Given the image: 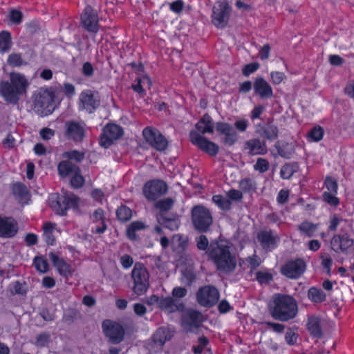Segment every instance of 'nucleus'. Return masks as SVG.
<instances>
[{"mask_svg":"<svg viewBox=\"0 0 354 354\" xmlns=\"http://www.w3.org/2000/svg\"><path fill=\"white\" fill-rule=\"evenodd\" d=\"M272 317L281 322H287L296 317L298 313L297 303L291 296L275 294L269 305Z\"/></svg>","mask_w":354,"mask_h":354,"instance_id":"obj_1","label":"nucleus"},{"mask_svg":"<svg viewBox=\"0 0 354 354\" xmlns=\"http://www.w3.org/2000/svg\"><path fill=\"white\" fill-rule=\"evenodd\" d=\"M230 246L223 242H212L209 256L217 269L225 273L232 272L236 267V258L230 250Z\"/></svg>","mask_w":354,"mask_h":354,"instance_id":"obj_2","label":"nucleus"},{"mask_svg":"<svg viewBox=\"0 0 354 354\" xmlns=\"http://www.w3.org/2000/svg\"><path fill=\"white\" fill-rule=\"evenodd\" d=\"M29 84L25 75L21 73H12L10 82H1L0 94L6 101L17 103L19 97L26 93Z\"/></svg>","mask_w":354,"mask_h":354,"instance_id":"obj_3","label":"nucleus"},{"mask_svg":"<svg viewBox=\"0 0 354 354\" xmlns=\"http://www.w3.org/2000/svg\"><path fill=\"white\" fill-rule=\"evenodd\" d=\"M32 99L33 110L37 115L48 116L54 111L55 95L50 88H39L33 93Z\"/></svg>","mask_w":354,"mask_h":354,"instance_id":"obj_4","label":"nucleus"},{"mask_svg":"<svg viewBox=\"0 0 354 354\" xmlns=\"http://www.w3.org/2000/svg\"><path fill=\"white\" fill-rule=\"evenodd\" d=\"M79 201L80 198L71 192H65L62 195L53 194L48 199L50 207L62 216L65 215L69 209H78Z\"/></svg>","mask_w":354,"mask_h":354,"instance_id":"obj_5","label":"nucleus"},{"mask_svg":"<svg viewBox=\"0 0 354 354\" xmlns=\"http://www.w3.org/2000/svg\"><path fill=\"white\" fill-rule=\"evenodd\" d=\"M133 281L132 290L137 295H144L149 287V274L147 268L140 263H136L131 272Z\"/></svg>","mask_w":354,"mask_h":354,"instance_id":"obj_6","label":"nucleus"},{"mask_svg":"<svg viewBox=\"0 0 354 354\" xmlns=\"http://www.w3.org/2000/svg\"><path fill=\"white\" fill-rule=\"evenodd\" d=\"M142 135L146 142L157 151L162 152L168 148L169 142L167 139L157 129L152 127H146L143 129Z\"/></svg>","mask_w":354,"mask_h":354,"instance_id":"obj_7","label":"nucleus"},{"mask_svg":"<svg viewBox=\"0 0 354 354\" xmlns=\"http://www.w3.org/2000/svg\"><path fill=\"white\" fill-rule=\"evenodd\" d=\"M232 8L227 0L217 1L212 9V22L218 28H225L230 19Z\"/></svg>","mask_w":354,"mask_h":354,"instance_id":"obj_8","label":"nucleus"},{"mask_svg":"<svg viewBox=\"0 0 354 354\" xmlns=\"http://www.w3.org/2000/svg\"><path fill=\"white\" fill-rule=\"evenodd\" d=\"M123 134L122 127L115 124L109 123L102 129L100 136V145L104 149H108L115 140H119Z\"/></svg>","mask_w":354,"mask_h":354,"instance_id":"obj_9","label":"nucleus"},{"mask_svg":"<svg viewBox=\"0 0 354 354\" xmlns=\"http://www.w3.org/2000/svg\"><path fill=\"white\" fill-rule=\"evenodd\" d=\"M167 190V183L160 179L148 180L142 187L143 194L149 201H155L158 198L165 194Z\"/></svg>","mask_w":354,"mask_h":354,"instance_id":"obj_10","label":"nucleus"},{"mask_svg":"<svg viewBox=\"0 0 354 354\" xmlns=\"http://www.w3.org/2000/svg\"><path fill=\"white\" fill-rule=\"evenodd\" d=\"M189 139L194 145L209 156H216L219 151V147L217 144L200 135L195 131H190Z\"/></svg>","mask_w":354,"mask_h":354,"instance_id":"obj_11","label":"nucleus"},{"mask_svg":"<svg viewBox=\"0 0 354 354\" xmlns=\"http://www.w3.org/2000/svg\"><path fill=\"white\" fill-rule=\"evenodd\" d=\"M81 25L87 32L97 34L99 31V17L97 11L91 6H86L81 15Z\"/></svg>","mask_w":354,"mask_h":354,"instance_id":"obj_12","label":"nucleus"},{"mask_svg":"<svg viewBox=\"0 0 354 354\" xmlns=\"http://www.w3.org/2000/svg\"><path fill=\"white\" fill-rule=\"evenodd\" d=\"M64 136L68 140L81 143L86 137V129L81 122L68 120L64 124Z\"/></svg>","mask_w":354,"mask_h":354,"instance_id":"obj_13","label":"nucleus"},{"mask_svg":"<svg viewBox=\"0 0 354 354\" xmlns=\"http://www.w3.org/2000/svg\"><path fill=\"white\" fill-rule=\"evenodd\" d=\"M102 329L109 342L112 344H119L124 339V330L118 323L105 320L102 323Z\"/></svg>","mask_w":354,"mask_h":354,"instance_id":"obj_14","label":"nucleus"},{"mask_svg":"<svg viewBox=\"0 0 354 354\" xmlns=\"http://www.w3.org/2000/svg\"><path fill=\"white\" fill-rule=\"evenodd\" d=\"M219 293L217 289L212 286L201 288L196 293L198 304L203 306L211 307L218 300Z\"/></svg>","mask_w":354,"mask_h":354,"instance_id":"obj_15","label":"nucleus"},{"mask_svg":"<svg viewBox=\"0 0 354 354\" xmlns=\"http://www.w3.org/2000/svg\"><path fill=\"white\" fill-rule=\"evenodd\" d=\"M79 100L82 109H85L89 113L95 112L100 105V98L98 93H95L90 89L82 91Z\"/></svg>","mask_w":354,"mask_h":354,"instance_id":"obj_16","label":"nucleus"},{"mask_svg":"<svg viewBox=\"0 0 354 354\" xmlns=\"http://www.w3.org/2000/svg\"><path fill=\"white\" fill-rule=\"evenodd\" d=\"M203 320V317L200 312L188 309L182 315L181 326L185 331H192L199 327Z\"/></svg>","mask_w":354,"mask_h":354,"instance_id":"obj_17","label":"nucleus"},{"mask_svg":"<svg viewBox=\"0 0 354 354\" xmlns=\"http://www.w3.org/2000/svg\"><path fill=\"white\" fill-rule=\"evenodd\" d=\"M216 130L221 136H223V142L227 146H233L238 140L239 136L234 127L227 122H218Z\"/></svg>","mask_w":354,"mask_h":354,"instance_id":"obj_18","label":"nucleus"},{"mask_svg":"<svg viewBox=\"0 0 354 354\" xmlns=\"http://www.w3.org/2000/svg\"><path fill=\"white\" fill-rule=\"evenodd\" d=\"M306 270V263L301 259H297L287 262L281 267V273L288 278L297 279Z\"/></svg>","mask_w":354,"mask_h":354,"instance_id":"obj_19","label":"nucleus"},{"mask_svg":"<svg viewBox=\"0 0 354 354\" xmlns=\"http://www.w3.org/2000/svg\"><path fill=\"white\" fill-rule=\"evenodd\" d=\"M12 193L17 201L22 205H29L31 201V194L28 187L21 182H16L12 185Z\"/></svg>","mask_w":354,"mask_h":354,"instance_id":"obj_20","label":"nucleus"},{"mask_svg":"<svg viewBox=\"0 0 354 354\" xmlns=\"http://www.w3.org/2000/svg\"><path fill=\"white\" fill-rule=\"evenodd\" d=\"M243 149L250 156L265 155L268 153L266 141L256 138L246 140Z\"/></svg>","mask_w":354,"mask_h":354,"instance_id":"obj_21","label":"nucleus"},{"mask_svg":"<svg viewBox=\"0 0 354 354\" xmlns=\"http://www.w3.org/2000/svg\"><path fill=\"white\" fill-rule=\"evenodd\" d=\"M254 93L261 99H270L273 90L270 84L263 77H257L253 82Z\"/></svg>","mask_w":354,"mask_h":354,"instance_id":"obj_22","label":"nucleus"},{"mask_svg":"<svg viewBox=\"0 0 354 354\" xmlns=\"http://www.w3.org/2000/svg\"><path fill=\"white\" fill-rule=\"evenodd\" d=\"M354 241L346 235H336L334 236L331 240L330 244L332 249L336 252L348 253Z\"/></svg>","mask_w":354,"mask_h":354,"instance_id":"obj_23","label":"nucleus"},{"mask_svg":"<svg viewBox=\"0 0 354 354\" xmlns=\"http://www.w3.org/2000/svg\"><path fill=\"white\" fill-rule=\"evenodd\" d=\"M257 239L264 250H270L277 246L279 238L270 230H262L258 232Z\"/></svg>","mask_w":354,"mask_h":354,"instance_id":"obj_24","label":"nucleus"},{"mask_svg":"<svg viewBox=\"0 0 354 354\" xmlns=\"http://www.w3.org/2000/svg\"><path fill=\"white\" fill-rule=\"evenodd\" d=\"M192 221H212L211 212L201 205H195L192 209Z\"/></svg>","mask_w":354,"mask_h":354,"instance_id":"obj_25","label":"nucleus"},{"mask_svg":"<svg viewBox=\"0 0 354 354\" xmlns=\"http://www.w3.org/2000/svg\"><path fill=\"white\" fill-rule=\"evenodd\" d=\"M171 331L165 327L159 328L153 335V342L158 348H161L167 341L172 337Z\"/></svg>","mask_w":354,"mask_h":354,"instance_id":"obj_26","label":"nucleus"},{"mask_svg":"<svg viewBox=\"0 0 354 354\" xmlns=\"http://www.w3.org/2000/svg\"><path fill=\"white\" fill-rule=\"evenodd\" d=\"M49 257L60 274L68 277L72 274L73 270L71 266L67 264L63 259H59L56 254L52 252L50 253Z\"/></svg>","mask_w":354,"mask_h":354,"instance_id":"obj_27","label":"nucleus"},{"mask_svg":"<svg viewBox=\"0 0 354 354\" xmlns=\"http://www.w3.org/2000/svg\"><path fill=\"white\" fill-rule=\"evenodd\" d=\"M195 127L203 134L206 133H212L214 132V127L212 117L207 113L204 114L196 124Z\"/></svg>","mask_w":354,"mask_h":354,"instance_id":"obj_28","label":"nucleus"},{"mask_svg":"<svg viewBox=\"0 0 354 354\" xmlns=\"http://www.w3.org/2000/svg\"><path fill=\"white\" fill-rule=\"evenodd\" d=\"M57 171L61 177L65 178L73 174L75 171H80V167L69 160H62L57 165Z\"/></svg>","mask_w":354,"mask_h":354,"instance_id":"obj_29","label":"nucleus"},{"mask_svg":"<svg viewBox=\"0 0 354 354\" xmlns=\"http://www.w3.org/2000/svg\"><path fill=\"white\" fill-rule=\"evenodd\" d=\"M44 237L48 245H53L55 241V234L59 232L55 223H44L42 226Z\"/></svg>","mask_w":354,"mask_h":354,"instance_id":"obj_30","label":"nucleus"},{"mask_svg":"<svg viewBox=\"0 0 354 354\" xmlns=\"http://www.w3.org/2000/svg\"><path fill=\"white\" fill-rule=\"evenodd\" d=\"M174 205V200L170 197L157 201L154 207L159 211L160 216L164 217Z\"/></svg>","mask_w":354,"mask_h":354,"instance_id":"obj_31","label":"nucleus"},{"mask_svg":"<svg viewBox=\"0 0 354 354\" xmlns=\"http://www.w3.org/2000/svg\"><path fill=\"white\" fill-rule=\"evenodd\" d=\"M308 330L310 333L316 337H320L322 335L320 319L316 317H310L307 323Z\"/></svg>","mask_w":354,"mask_h":354,"instance_id":"obj_32","label":"nucleus"},{"mask_svg":"<svg viewBox=\"0 0 354 354\" xmlns=\"http://www.w3.org/2000/svg\"><path fill=\"white\" fill-rule=\"evenodd\" d=\"M17 230V223H0V237H12Z\"/></svg>","mask_w":354,"mask_h":354,"instance_id":"obj_33","label":"nucleus"},{"mask_svg":"<svg viewBox=\"0 0 354 354\" xmlns=\"http://www.w3.org/2000/svg\"><path fill=\"white\" fill-rule=\"evenodd\" d=\"M299 168L297 162L286 163L280 169V176L282 179L288 180L297 171Z\"/></svg>","mask_w":354,"mask_h":354,"instance_id":"obj_34","label":"nucleus"},{"mask_svg":"<svg viewBox=\"0 0 354 354\" xmlns=\"http://www.w3.org/2000/svg\"><path fill=\"white\" fill-rule=\"evenodd\" d=\"M239 187L244 193L253 194L257 191V183L250 178H244L239 181Z\"/></svg>","mask_w":354,"mask_h":354,"instance_id":"obj_35","label":"nucleus"},{"mask_svg":"<svg viewBox=\"0 0 354 354\" xmlns=\"http://www.w3.org/2000/svg\"><path fill=\"white\" fill-rule=\"evenodd\" d=\"M324 136L323 127L317 125L309 130L307 134V140L309 142H317L322 140Z\"/></svg>","mask_w":354,"mask_h":354,"instance_id":"obj_36","label":"nucleus"},{"mask_svg":"<svg viewBox=\"0 0 354 354\" xmlns=\"http://www.w3.org/2000/svg\"><path fill=\"white\" fill-rule=\"evenodd\" d=\"M275 148L279 156L287 159L291 158L292 151L288 143L277 141L275 143Z\"/></svg>","mask_w":354,"mask_h":354,"instance_id":"obj_37","label":"nucleus"},{"mask_svg":"<svg viewBox=\"0 0 354 354\" xmlns=\"http://www.w3.org/2000/svg\"><path fill=\"white\" fill-rule=\"evenodd\" d=\"M12 46L11 34L8 30H3L0 32V51L6 52Z\"/></svg>","mask_w":354,"mask_h":354,"instance_id":"obj_38","label":"nucleus"},{"mask_svg":"<svg viewBox=\"0 0 354 354\" xmlns=\"http://www.w3.org/2000/svg\"><path fill=\"white\" fill-rule=\"evenodd\" d=\"M212 201L222 210L227 211L231 208V201L221 194L214 195Z\"/></svg>","mask_w":354,"mask_h":354,"instance_id":"obj_39","label":"nucleus"},{"mask_svg":"<svg viewBox=\"0 0 354 354\" xmlns=\"http://www.w3.org/2000/svg\"><path fill=\"white\" fill-rule=\"evenodd\" d=\"M118 221H129L132 217V211L127 205H121L116 210Z\"/></svg>","mask_w":354,"mask_h":354,"instance_id":"obj_40","label":"nucleus"},{"mask_svg":"<svg viewBox=\"0 0 354 354\" xmlns=\"http://www.w3.org/2000/svg\"><path fill=\"white\" fill-rule=\"evenodd\" d=\"M159 307L168 310L170 312L177 310V304H176V299L172 297H165L161 298L159 303Z\"/></svg>","mask_w":354,"mask_h":354,"instance_id":"obj_41","label":"nucleus"},{"mask_svg":"<svg viewBox=\"0 0 354 354\" xmlns=\"http://www.w3.org/2000/svg\"><path fill=\"white\" fill-rule=\"evenodd\" d=\"M279 129L274 124H268L263 129V135L269 140H274L278 138Z\"/></svg>","mask_w":354,"mask_h":354,"instance_id":"obj_42","label":"nucleus"},{"mask_svg":"<svg viewBox=\"0 0 354 354\" xmlns=\"http://www.w3.org/2000/svg\"><path fill=\"white\" fill-rule=\"evenodd\" d=\"M143 223H131L127 230V234L131 240L136 239V231L143 230L145 228Z\"/></svg>","mask_w":354,"mask_h":354,"instance_id":"obj_43","label":"nucleus"},{"mask_svg":"<svg viewBox=\"0 0 354 354\" xmlns=\"http://www.w3.org/2000/svg\"><path fill=\"white\" fill-rule=\"evenodd\" d=\"M63 156L64 158H66L68 160H75L77 162H80L84 160L85 157V154L84 152L80 151L76 149L66 151L64 152Z\"/></svg>","mask_w":354,"mask_h":354,"instance_id":"obj_44","label":"nucleus"},{"mask_svg":"<svg viewBox=\"0 0 354 354\" xmlns=\"http://www.w3.org/2000/svg\"><path fill=\"white\" fill-rule=\"evenodd\" d=\"M71 178V185L73 188L78 189L84 186L85 183L84 178L81 174V170L75 171Z\"/></svg>","mask_w":354,"mask_h":354,"instance_id":"obj_45","label":"nucleus"},{"mask_svg":"<svg viewBox=\"0 0 354 354\" xmlns=\"http://www.w3.org/2000/svg\"><path fill=\"white\" fill-rule=\"evenodd\" d=\"M324 185L328 190L327 192H337L338 183L335 178L330 176H326L324 179Z\"/></svg>","mask_w":354,"mask_h":354,"instance_id":"obj_46","label":"nucleus"},{"mask_svg":"<svg viewBox=\"0 0 354 354\" xmlns=\"http://www.w3.org/2000/svg\"><path fill=\"white\" fill-rule=\"evenodd\" d=\"M308 296L310 300L315 302H320L325 299L324 293L320 290L315 288H311L309 289Z\"/></svg>","mask_w":354,"mask_h":354,"instance_id":"obj_47","label":"nucleus"},{"mask_svg":"<svg viewBox=\"0 0 354 354\" xmlns=\"http://www.w3.org/2000/svg\"><path fill=\"white\" fill-rule=\"evenodd\" d=\"M270 167L269 162L263 158H259L257 160L256 163L254 165V169L260 173L266 172Z\"/></svg>","mask_w":354,"mask_h":354,"instance_id":"obj_48","label":"nucleus"},{"mask_svg":"<svg viewBox=\"0 0 354 354\" xmlns=\"http://www.w3.org/2000/svg\"><path fill=\"white\" fill-rule=\"evenodd\" d=\"M299 229L308 236H312L317 229V225L313 223H301Z\"/></svg>","mask_w":354,"mask_h":354,"instance_id":"obj_49","label":"nucleus"},{"mask_svg":"<svg viewBox=\"0 0 354 354\" xmlns=\"http://www.w3.org/2000/svg\"><path fill=\"white\" fill-rule=\"evenodd\" d=\"M34 263L36 269L41 272H46L48 270V263L42 257H37L34 259Z\"/></svg>","mask_w":354,"mask_h":354,"instance_id":"obj_50","label":"nucleus"},{"mask_svg":"<svg viewBox=\"0 0 354 354\" xmlns=\"http://www.w3.org/2000/svg\"><path fill=\"white\" fill-rule=\"evenodd\" d=\"M258 62H251L245 64L242 68V74L244 77H249L251 74L255 73L259 68Z\"/></svg>","mask_w":354,"mask_h":354,"instance_id":"obj_51","label":"nucleus"},{"mask_svg":"<svg viewBox=\"0 0 354 354\" xmlns=\"http://www.w3.org/2000/svg\"><path fill=\"white\" fill-rule=\"evenodd\" d=\"M10 21L15 25H19L23 19V14L20 10L12 9L9 13Z\"/></svg>","mask_w":354,"mask_h":354,"instance_id":"obj_52","label":"nucleus"},{"mask_svg":"<svg viewBox=\"0 0 354 354\" xmlns=\"http://www.w3.org/2000/svg\"><path fill=\"white\" fill-rule=\"evenodd\" d=\"M196 247L199 250L209 251V241L207 237L204 235H201L196 238Z\"/></svg>","mask_w":354,"mask_h":354,"instance_id":"obj_53","label":"nucleus"},{"mask_svg":"<svg viewBox=\"0 0 354 354\" xmlns=\"http://www.w3.org/2000/svg\"><path fill=\"white\" fill-rule=\"evenodd\" d=\"M208 339L203 336L198 338V344L193 346V351L195 354H201L204 348L208 344Z\"/></svg>","mask_w":354,"mask_h":354,"instance_id":"obj_54","label":"nucleus"},{"mask_svg":"<svg viewBox=\"0 0 354 354\" xmlns=\"http://www.w3.org/2000/svg\"><path fill=\"white\" fill-rule=\"evenodd\" d=\"M94 67L89 62H86L83 64L82 67V74L88 78L92 77L94 75Z\"/></svg>","mask_w":354,"mask_h":354,"instance_id":"obj_55","label":"nucleus"},{"mask_svg":"<svg viewBox=\"0 0 354 354\" xmlns=\"http://www.w3.org/2000/svg\"><path fill=\"white\" fill-rule=\"evenodd\" d=\"M8 63L12 66H20L23 64L22 57L20 54L12 53L8 56Z\"/></svg>","mask_w":354,"mask_h":354,"instance_id":"obj_56","label":"nucleus"},{"mask_svg":"<svg viewBox=\"0 0 354 354\" xmlns=\"http://www.w3.org/2000/svg\"><path fill=\"white\" fill-rule=\"evenodd\" d=\"M184 5L183 0H176L169 3V10L176 14H179L183 10Z\"/></svg>","mask_w":354,"mask_h":354,"instance_id":"obj_57","label":"nucleus"},{"mask_svg":"<svg viewBox=\"0 0 354 354\" xmlns=\"http://www.w3.org/2000/svg\"><path fill=\"white\" fill-rule=\"evenodd\" d=\"M234 127L239 132L243 133L248 129L249 122L246 119L237 120L234 122Z\"/></svg>","mask_w":354,"mask_h":354,"instance_id":"obj_58","label":"nucleus"},{"mask_svg":"<svg viewBox=\"0 0 354 354\" xmlns=\"http://www.w3.org/2000/svg\"><path fill=\"white\" fill-rule=\"evenodd\" d=\"M272 82L274 85L281 84L286 77L285 74L280 71H272L270 73Z\"/></svg>","mask_w":354,"mask_h":354,"instance_id":"obj_59","label":"nucleus"},{"mask_svg":"<svg viewBox=\"0 0 354 354\" xmlns=\"http://www.w3.org/2000/svg\"><path fill=\"white\" fill-rule=\"evenodd\" d=\"M10 292L12 295H24L26 294V290L24 288V285L19 281H15L10 286Z\"/></svg>","mask_w":354,"mask_h":354,"instance_id":"obj_60","label":"nucleus"},{"mask_svg":"<svg viewBox=\"0 0 354 354\" xmlns=\"http://www.w3.org/2000/svg\"><path fill=\"white\" fill-rule=\"evenodd\" d=\"M256 278L260 283H268L272 280V274L264 272H257Z\"/></svg>","mask_w":354,"mask_h":354,"instance_id":"obj_61","label":"nucleus"},{"mask_svg":"<svg viewBox=\"0 0 354 354\" xmlns=\"http://www.w3.org/2000/svg\"><path fill=\"white\" fill-rule=\"evenodd\" d=\"M290 196V191L288 189H281L277 196V201L279 204H285L288 202Z\"/></svg>","mask_w":354,"mask_h":354,"instance_id":"obj_62","label":"nucleus"},{"mask_svg":"<svg viewBox=\"0 0 354 354\" xmlns=\"http://www.w3.org/2000/svg\"><path fill=\"white\" fill-rule=\"evenodd\" d=\"M227 196L230 201H239L243 198L242 191H239L234 189H230L227 193Z\"/></svg>","mask_w":354,"mask_h":354,"instance_id":"obj_63","label":"nucleus"},{"mask_svg":"<svg viewBox=\"0 0 354 354\" xmlns=\"http://www.w3.org/2000/svg\"><path fill=\"white\" fill-rule=\"evenodd\" d=\"M39 135L43 140H48L55 136V131L48 127H44L40 130Z\"/></svg>","mask_w":354,"mask_h":354,"instance_id":"obj_64","label":"nucleus"}]
</instances>
